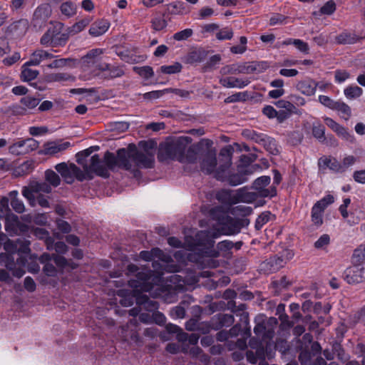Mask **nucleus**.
I'll return each instance as SVG.
<instances>
[{
    "mask_svg": "<svg viewBox=\"0 0 365 365\" xmlns=\"http://www.w3.org/2000/svg\"><path fill=\"white\" fill-rule=\"evenodd\" d=\"M131 160L137 167L151 168L154 164V155L138 150L134 144H129L127 149H118L117 155L109 151L104 155V161L110 170H114L116 167L130 170L133 167Z\"/></svg>",
    "mask_w": 365,
    "mask_h": 365,
    "instance_id": "f257e3e1",
    "label": "nucleus"
},
{
    "mask_svg": "<svg viewBox=\"0 0 365 365\" xmlns=\"http://www.w3.org/2000/svg\"><path fill=\"white\" fill-rule=\"evenodd\" d=\"M233 149L230 147L223 148L220 153V160L223 162L216 170L215 178L217 180L227 182L231 186L241 185L248 180V176L254 172V166L239 168L237 173L230 170L232 164Z\"/></svg>",
    "mask_w": 365,
    "mask_h": 365,
    "instance_id": "f03ea898",
    "label": "nucleus"
},
{
    "mask_svg": "<svg viewBox=\"0 0 365 365\" xmlns=\"http://www.w3.org/2000/svg\"><path fill=\"white\" fill-rule=\"evenodd\" d=\"M77 163L83 167V171L81 170L75 164L71 163V169L73 173V178L76 177L79 181H83L86 179V175L88 176L89 179L93 177L90 175L91 173H95L96 175L103 178H108L110 176L109 170H110L105 161H102L98 154H95L91 158V163L89 165L83 164L82 160L78 159Z\"/></svg>",
    "mask_w": 365,
    "mask_h": 365,
    "instance_id": "7ed1b4c3",
    "label": "nucleus"
},
{
    "mask_svg": "<svg viewBox=\"0 0 365 365\" xmlns=\"http://www.w3.org/2000/svg\"><path fill=\"white\" fill-rule=\"evenodd\" d=\"M192 138L188 136H180L171 142L160 146L158 158L160 161L168 159L184 162V153Z\"/></svg>",
    "mask_w": 365,
    "mask_h": 365,
    "instance_id": "20e7f679",
    "label": "nucleus"
},
{
    "mask_svg": "<svg viewBox=\"0 0 365 365\" xmlns=\"http://www.w3.org/2000/svg\"><path fill=\"white\" fill-rule=\"evenodd\" d=\"M138 267L131 264L128 266V270L130 273H136L134 278L128 280V284L136 292H150L154 284H157L160 282L159 276L153 274L150 269H143L140 272H138Z\"/></svg>",
    "mask_w": 365,
    "mask_h": 365,
    "instance_id": "39448f33",
    "label": "nucleus"
},
{
    "mask_svg": "<svg viewBox=\"0 0 365 365\" xmlns=\"http://www.w3.org/2000/svg\"><path fill=\"white\" fill-rule=\"evenodd\" d=\"M294 254L290 250H284L279 255H274L263 261L259 266V272L269 274L276 272L287 264L291 259Z\"/></svg>",
    "mask_w": 365,
    "mask_h": 365,
    "instance_id": "423d86ee",
    "label": "nucleus"
},
{
    "mask_svg": "<svg viewBox=\"0 0 365 365\" xmlns=\"http://www.w3.org/2000/svg\"><path fill=\"white\" fill-rule=\"evenodd\" d=\"M264 63L251 62L250 63H233L227 65L220 69V73L222 75L240 74V73H252L254 72H261L264 68L262 65Z\"/></svg>",
    "mask_w": 365,
    "mask_h": 365,
    "instance_id": "0eeeda50",
    "label": "nucleus"
},
{
    "mask_svg": "<svg viewBox=\"0 0 365 365\" xmlns=\"http://www.w3.org/2000/svg\"><path fill=\"white\" fill-rule=\"evenodd\" d=\"M344 279L349 284H356L365 280V265L359 264L346 268L343 273Z\"/></svg>",
    "mask_w": 365,
    "mask_h": 365,
    "instance_id": "6e6552de",
    "label": "nucleus"
},
{
    "mask_svg": "<svg viewBox=\"0 0 365 365\" xmlns=\"http://www.w3.org/2000/svg\"><path fill=\"white\" fill-rule=\"evenodd\" d=\"M270 177L264 175L257 178L252 184V188L257 190V195L261 197H274L277 195L275 186L270 188H266V186L270 183Z\"/></svg>",
    "mask_w": 365,
    "mask_h": 365,
    "instance_id": "1a4fd4ad",
    "label": "nucleus"
},
{
    "mask_svg": "<svg viewBox=\"0 0 365 365\" xmlns=\"http://www.w3.org/2000/svg\"><path fill=\"white\" fill-rule=\"evenodd\" d=\"M38 147V143L34 138L19 140L9 147V152L14 155H23L36 150Z\"/></svg>",
    "mask_w": 365,
    "mask_h": 365,
    "instance_id": "9d476101",
    "label": "nucleus"
},
{
    "mask_svg": "<svg viewBox=\"0 0 365 365\" xmlns=\"http://www.w3.org/2000/svg\"><path fill=\"white\" fill-rule=\"evenodd\" d=\"M202 159L200 161L201 170L207 175L215 173L217 166L216 153L212 150H207L200 154Z\"/></svg>",
    "mask_w": 365,
    "mask_h": 365,
    "instance_id": "9b49d317",
    "label": "nucleus"
},
{
    "mask_svg": "<svg viewBox=\"0 0 365 365\" xmlns=\"http://www.w3.org/2000/svg\"><path fill=\"white\" fill-rule=\"evenodd\" d=\"M163 255V252L158 248L153 249L150 252L142 251L140 252V257L141 259L145 261L153 260V267L154 268V270L157 272V276H159V277H160V275L163 274L164 268L158 261L154 260V257H158L159 259H162L163 261H164V259L162 258Z\"/></svg>",
    "mask_w": 365,
    "mask_h": 365,
    "instance_id": "f8f14e48",
    "label": "nucleus"
},
{
    "mask_svg": "<svg viewBox=\"0 0 365 365\" xmlns=\"http://www.w3.org/2000/svg\"><path fill=\"white\" fill-rule=\"evenodd\" d=\"M234 317L228 314H220L212 318L210 324L206 326L205 332H208L210 329L218 330L223 327H230L234 323Z\"/></svg>",
    "mask_w": 365,
    "mask_h": 365,
    "instance_id": "ddd939ff",
    "label": "nucleus"
},
{
    "mask_svg": "<svg viewBox=\"0 0 365 365\" xmlns=\"http://www.w3.org/2000/svg\"><path fill=\"white\" fill-rule=\"evenodd\" d=\"M51 14V6L48 4H42L36 8L34 13L32 23L35 27L41 28L45 25Z\"/></svg>",
    "mask_w": 365,
    "mask_h": 365,
    "instance_id": "4468645a",
    "label": "nucleus"
},
{
    "mask_svg": "<svg viewBox=\"0 0 365 365\" xmlns=\"http://www.w3.org/2000/svg\"><path fill=\"white\" fill-rule=\"evenodd\" d=\"M51 24V26L48 29L46 32L41 38V43L44 46H51L56 35H59L61 32L63 24L60 22H54Z\"/></svg>",
    "mask_w": 365,
    "mask_h": 365,
    "instance_id": "2eb2a0df",
    "label": "nucleus"
},
{
    "mask_svg": "<svg viewBox=\"0 0 365 365\" xmlns=\"http://www.w3.org/2000/svg\"><path fill=\"white\" fill-rule=\"evenodd\" d=\"M29 242H22L19 239H18L16 242L7 240L4 242V248L7 253L10 254H15L19 252L27 253L30 251V249L29 247Z\"/></svg>",
    "mask_w": 365,
    "mask_h": 365,
    "instance_id": "dca6fc26",
    "label": "nucleus"
},
{
    "mask_svg": "<svg viewBox=\"0 0 365 365\" xmlns=\"http://www.w3.org/2000/svg\"><path fill=\"white\" fill-rule=\"evenodd\" d=\"M139 323L136 319H132L124 327H122V333L125 332L124 337L125 339L130 338L132 341L136 344L141 343V339L138 334V327Z\"/></svg>",
    "mask_w": 365,
    "mask_h": 365,
    "instance_id": "f3484780",
    "label": "nucleus"
},
{
    "mask_svg": "<svg viewBox=\"0 0 365 365\" xmlns=\"http://www.w3.org/2000/svg\"><path fill=\"white\" fill-rule=\"evenodd\" d=\"M258 195L255 192H248L247 187H244L238 189L233 196L235 202L251 203L257 200Z\"/></svg>",
    "mask_w": 365,
    "mask_h": 365,
    "instance_id": "a211bd4d",
    "label": "nucleus"
},
{
    "mask_svg": "<svg viewBox=\"0 0 365 365\" xmlns=\"http://www.w3.org/2000/svg\"><path fill=\"white\" fill-rule=\"evenodd\" d=\"M243 226L242 221L229 217L222 226V234L226 235H235L240 232Z\"/></svg>",
    "mask_w": 365,
    "mask_h": 365,
    "instance_id": "6ab92c4d",
    "label": "nucleus"
},
{
    "mask_svg": "<svg viewBox=\"0 0 365 365\" xmlns=\"http://www.w3.org/2000/svg\"><path fill=\"white\" fill-rule=\"evenodd\" d=\"M71 146L70 142L52 141L44 145L43 153L45 155H55L66 150Z\"/></svg>",
    "mask_w": 365,
    "mask_h": 365,
    "instance_id": "aec40b11",
    "label": "nucleus"
},
{
    "mask_svg": "<svg viewBox=\"0 0 365 365\" xmlns=\"http://www.w3.org/2000/svg\"><path fill=\"white\" fill-rule=\"evenodd\" d=\"M250 83L248 78L225 77L220 79V83L225 88H243Z\"/></svg>",
    "mask_w": 365,
    "mask_h": 365,
    "instance_id": "412c9836",
    "label": "nucleus"
},
{
    "mask_svg": "<svg viewBox=\"0 0 365 365\" xmlns=\"http://www.w3.org/2000/svg\"><path fill=\"white\" fill-rule=\"evenodd\" d=\"M220 234L215 231L204 230L199 232L197 235V244L201 246H213L214 239L218 237Z\"/></svg>",
    "mask_w": 365,
    "mask_h": 365,
    "instance_id": "4be33fe9",
    "label": "nucleus"
},
{
    "mask_svg": "<svg viewBox=\"0 0 365 365\" xmlns=\"http://www.w3.org/2000/svg\"><path fill=\"white\" fill-rule=\"evenodd\" d=\"M20 222L17 215L9 212L5 217V230L11 235L18 233Z\"/></svg>",
    "mask_w": 365,
    "mask_h": 365,
    "instance_id": "5701e85b",
    "label": "nucleus"
},
{
    "mask_svg": "<svg viewBox=\"0 0 365 365\" xmlns=\"http://www.w3.org/2000/svg\"><path fill=\"white\" fill-rule=\"evenodd\" d=\"M207 52L203 48H197L191 51L185 56V62L189 64H194L202 62L207 58Z\"/></svg>",
    "mask_w": 365,
    "mask_h": 365,
    "instance_id": "b1692460",
    "label": "nucleus"
},
{
    "mask_svg": "<svg viewBox=\"0 0 365 365\" xmlns=\"http://www.w3.org/2000/svg\"><path fill=\"white\" fill-rule=\"evenodd\" d=\"M317 83L312 79L299 81L297 84V89L306 96H312L315 93Z\"/></svg>",
    "mask_w": 365,
    "mask_h": 365,
    "instance_id": "393cba45",
    "label": "nucleus"
},
{
    "mask_svg": "<svg viewBox=\"0 0 365 365\" xmlns=\"http://www.w3.org/2000/svg\"><path fill=\"white\" fill-rule=\"evenodd\" d=\"M20 102L24 108L16 107V110H14V112L19 114H25L26 108L33 109L36 108L39 104L40 99L27 96L22 98Z\"/></svg>",
    "mask_w": 365,
    "mask_h": 365,
    "instance_id": "a878e982",
    "label": "nucleus"
},
{
    "mask_svg": "<svg viewBox=\"0 0 365 365\" xmlns=\"http://www.w3.org/2000/svg\"><path fill=\"white\" fill-rule=\"evenodd\" d=\"M55 56L50 52L43 50H37L32 53L31 59L26 63V65L37 66L41 62L53 58Z\"/></svg>",
    "mask_w": 365,
    "mask_h": 365,
    "instance_id": "bb28decb",
    "label": "nucleus"
},
{
    "mask_svg": "<svg viewBox=\"0 0 365 365\" xmlns=\"http://www.w3.org/2000/svg\"><path fill=\"white\" fill-rule=\"evenodd\" d=\"M97 67L99 70L106 72L105 75L111 78L120 77L124 74V71L120 67L108 63H101Z\"/></svg>",
    "mask_w": 365,
    "mask_h": 365,
    "instance_id": "cd10ccee",
    "label": "nucleus"
},
{
    "mask_svg": "<svg viewBox=\"0 0 365 365\" xmlns=\"http://www.w3.org/2000/svg\"><path fill=\"white\" fill-rule=\"evenodd\" d=\"M110 24L106 20L94 22L89 29V34L93 36H99L105 34L108 29Z\"/></svg>",
    "mask_w": 365,
    "mask_h": 365,
    "instance_id": "c85d7f7f",
    "label": "nucleus"
},
{
    "mask_svg": "<svg viewBox=\"0 0 365 365\" xmlns=\"http://www.w3.org/2000/svg\"><path fill=\"white\" fill-rule=\"evenodd\" d=\"M137 304L148 312H154L158 309V302L150 299L146 295H142L138 297L137 299Z\"/></svg>",
    "mask_w": 365,
    "mask_h": 365,
    "instance_id": "c756f323",
    "label": "nucleus"
},
{
    "mask_svg": "<svg viewBox=\"0 0 365 365\" xmlns=\"http://www.w3.org/2000/svg\"><path fill=\"white\" fill-rule=\"evenodd\" d=\"M11 199V205L14 211L18 213H23L25 211V206L23 202L18 198V192L13 190L9 194Z\"/></svg>",
    "mask_w": 365,
    "mask_h": 365,
    "instance_id": "7c9ffc66",
    "label": "nucleus"
},
{
    "mask_svg": "<svg viewBox=\"0 0 365 365\" xmlns=\"http://www.w3.org/2000/svg\"><path fill=\"white\" fill-rule=\"evenodd\" d=\"M91 22L89 18H85L74 24L72 26L67 28L66 31L71 36H74L83 31Z\"/></svg>",
    "mask_w": 365,
    "mask_h": 365,
    "instance_id": "2f4dec72",
    "label": "nucleus"
},
{
    "mask_svg": "<svg viewBox=\"0 0 365 365\" xmlns=\"http://www.w3.org/2000/svg\"><path fill=\"white\" fill-rule=\"evenodd\" d=\"M30 65L24 64L22 66V71L21 73V79L23 81H31L35 79L39 74L38 71L29 68L28 66Z\"/></svg>",
    "mask_w": 365,
    "mask_h": 365,
    "instance_id": "473e14b6",
    "label": "nucleus"
},
{
    "mask_svg": "<svg viewBox=\"0 0 365 365\" xmlns=\"http://www.w3.org/2000/svg\"><path fill=\"white\" fill-rule=\"evenodd\" d=\"M359 39L356 34L349 32H343L336 37V41L340 44H352Z\"/></svg>",
    "mask_w": 365,
    "mask_h": 365,
    "instance_id": "72a5a7b5",
    "label": "nucleus"
},
{
    "mask_svg": "<svg viewBox=\"0 0 365 365\" xmlns=\"http://www.w3.org/2000/svg\"><path fill=\"white\" fill-rule=\"evenodd\" d=\"M76 5L71 1L63 2L60 6L61 14L67 18L74 16L76 14Z\"/></svg>",
    "mask_w": 365,
    "mask_h": 365,
    "instance_id": "f704fd0d",
    "label": "nucleus"
},
{
    "mask_svg": "<svg viewBox=\"0 0 365 365\" xmlns=\"http://www.w3.org/2000/svg\"><path fill=\"white\" fill-rule=\"evenodd\" d=\"M334 110L339 112L342 115V118L346 120H349L351 115V108L344 102L337 101Z\"/></svg>",
    "mask_w": 365,
    "mask_h": 365,
    "instance_id": "c9c22d12",
    "label": "nucleus"
},
{
    "mask_svg": "<svg viewBox=\"0 0 365 365\" xmlns=\"http://www.w3.org/2000/svg\"><path fill=\"white\" fill-rule=\"evenodd\" d=\"M229 305L231 306L232 311L236 314L241 316V319L244 320L246 324L248 323V314L245 312L246 304H240L236 306L235 302H229Z\"/></svg>",
    "mask_w": 365,
    "mask_h": 365,
    "instance_id": "e433bc0d",
    "label": "nucleus"
},
{
    "mask_svg": "<svg viewBox=\"0 0 365 365\" xmlns=\"http://www.w3.org/2000/svg\"><path fill=\"white\" fill-rule=\"evenodd\" d=\"M242 135L250 140H252L259 144L262 141V138H265V134L262 133H257V131L251 129H245L242 133Z\"/></svg>",
    "mask_w": 365,
    "mask_h": 365,
    "instance_id": "4c0bfd02",
    "label": "nucleus"
},
{
    "mask_svg": "<svg viewBox=\"0 0 365 365\" xmlns=\"http://www.w3.org/2000/svg\"><path fill=\"white\" fill-rule=\"evenodd\" d=\"M334 202V197L331 195H327L321 200H318L313 207H316L319 211L324 212L325 209Z\"/></svg>",
    "mask_w": 365,
    "mask_h": 365,
    "instance_id": "58836bf2",
    "label": "nucleus"
},
{
    "mask_svg": "<svg viewBox=\"0 0 365 365\" xmlns=\"http://www.w3.org/2000/svg\"><path fill=\"white\" fill-rule=\"evenodd\" d=\"M198 147L196 145L190 146L184 153V162L194 163L198 158Z\"/></svg>",
    "mask_w": 365,
    "mask_h": 365,
    "instance_id": "ea45409f",
    "label": "nucleus"
},
{
    "mask_svg": "<svg viewBox=\"0 0 365 365\" xmlns=\"http://www.w3.org/2000/svg\"><path fill=\"white\" fill-rule=\"evenodd\" d=\"M312 134L319 142H326L325 127L322 124L317 123V125H314L312 127Z\"/></svg>",
    "mask_w": 365,
    "mask_h": 365,
    "instance_id": "a19ab883",
    "label": "nucleus"
},
{
    "mask_svg": "<svg viewBox=\"0 0 365 365\" xmlns=\"http://www.w3.org/2000/svg\"><path fill=\"white\" fill-rule=\"evenodd\" d=\"M365 260V244L359 246L352 255L351 261L354 264H360Z\"/></svg>",
    "mask_w": 365,
    "mask_h": 365,
    "instance_id": "79ce46f5",
    "label": "nucleus"
},
{
    "mask_svg": "<svg viewBox=\"0 0 365 365\" xmlns=\"http://www.w3.org/2000/svg\"><path fill=\"white\" fill-rule=\"evenodd\" d=\"M345 96L349 99H354L362 95L363 90L358 86H350L344 91Z\"/></svg>",
    "mask_w": 365,
    "mask_h": 365,
    "instance_id": "37998d69",
    "label": "nucleus"
},
{
    "mask_svg": "<svg viewBox=\"0 0 365 365\" xmlns=\"http://www.w3.org/2000/svg\"><path fill=\"white\" fill-rule=\"evenodd\" d=\"M185 9L186 5L182 1H175L168 5V10L172 14H183Z\"/></svg>",
    "mask_w": 365,
    "mask_h": 365,
    "instance_id": "c03bdc74",
    "label": "nucleus"
},
{
    "mask_svg": "<svg viewBox=\"0 0 365 365\" xmlns=\"http://www.w3.org/2000/svg\"><path fill=\"white\" fill-rule=\"evenodd\" d=\"M272 216L269 211H265L262 212L255 221V227L257 230H259L264 225L267 223Z\"/></svg>",
    "mask_w": 365,
    "mask_h": 365,
    "instance_id": "a18cd8bd",
    "label": "nucleus"
},
{
    "mask_svg": "<svg viewBox=\"0 0 365 365\" xmlns=\"http://www.w3.org/2000/svg\"><path fill=\"white\" fill-rule=\"evenodd\" d=\"M103 53L100 48H95L89 51L88 53L82 58L84 63L90 64L96 62V58Z\"/></svg>",
    "mask_w": 365,
    "mask_h": 365,
    "instance_id": "49530a36",
    "label": "nucleus"
},
{
    "mask_svg": "<svg viewBox=\"0 0 365 365\" xmlns=\"http://www.w3.org/2000/svg\"><path fill=\"white\" fill-rule=\"evenodd\" d=\"M249 98L247 91L236 93L232 96L227 97L224 102L225 103H236L239 101H245Z\"/></svg>",
    "mask_w": 365,
    "mask_h": 365,
    "instance_id": "de8ad7c7",
    "label": "nucleus"
},
{
    "mask_svg": "<svg viewBox=\"0 0 365 365\" xmlns=\"http://www.w3.org/2000/svg\"><path fill=\"white\" fill-rule=\"evenodd\" d=\"M182 65L181 63L178 62H175L173 65H168V66H162L160 68V70L162 73H166V74H174L180 73L182 70Z\"/></svg>",
    "mask_w": 365,
    "mask_h": 365,
    "instance_id": "09e8293b",
    "label": "nucleus"
},
{
    "mask_svg": "<svg viewBox=\"0 0 365 365\" xmlns=\"http://www.w3.org/2000/svg\"><path fill=\"white\" fill-rule=\"evenodd\" d=\"M12 255L10 253L0 254V262L4 263L9 269H13L15 267V261Z\"/></svg>",
    "mask_w": 365,
    "mask_h": 365,
    "instance_id": "8fccbe9b",
    "label": "nucleus"
},
{
    "mask_svg": "<svg viewBox=\"0 0 365 365\" xmlns=\"http://www.w3.org/2000/svg\"><path fill=\"white\" fill-rule=\"evenodd\" d=\"M323 213L324 212L319 211V210L317 209V207H312L311 219L313 225L317 227H320L323 224Z\"/></svg>",
    "mask_w": 365,
    "mask_h": 365,
    "instance_id": "3c124183",
    "label": "nucleus"
},
{
    "mask_svg": "<svg viewBox=\"0 0 365 365\" xmlns=\"http://www.w3.org/2000/svg\"><path fill=\"white\" fill-rule=\"evenodd\" d=\"M35 193V191L33 190V184L30 185V187H23L22 195L28 200L29 204L33 207L36 205V196L34 195Z\"/></svg>",
    "mask_w": 365,
    "mask_h": 365,
    "instance_id": "603ef678",
    "label": "nucleus"
},
{
    "mask_svg": "<svg viewBox=\"0 0 365 365\" xmlns=\"http://www.w3.org/2000/svg\"><path fill=\"white\" fill-rule=\"evenodd\" d=\"M45 177L47 182L51 185L57 187L60 185L61 179L59 176L53 170H48L45 173Z\"/></svg>",
    "mask_w": 365,
    "mask_h": 365,
    "instance_id": "864d4df0",
    "label": "nucleus"
},
{
    "mask_svg": "<svg viewBox=\"0 0 365 365\" xmlns=\"http://www.w3.org/2000/svg\"><path fill=\"white\" fill-rule=\"evenodd\" d=\"M134 71L145 79L151 78L154 75L152 67L146 66L142 67H134Z\"/></svg>",
    "mask_w": 365,
    "mask_h": 365,
    "instance_id": "5fc2aeb1",
    "label": "nucleus"
},
{
    "mask_svg": "<svg viewBox=\"0 0 365 365\" xmlns=\"http://www.w3.org/2000/svg\"><path fill=\"white\" fill-rule=\"evenodd\" d=\"M71 36V35L68 31L65 33L61 32L59 35H56V38H54V41H53L52 46L56 47L64 46Z\"/></svg>",
    "mask_w": 365,
    "mask_h": 365,
    "instance_id": "6e6d98bb",
    "label": "nucleus"
},
{
    "mask_svg": "<svg viewBox=\"0 0 365 365\" xmlns=\"http://www.w3.org/2000/svg\"><path fill=\"white\" fill-rule=\"evenodd\" d=\"M33 190L35 191L36 194H40L39 192L50 193L51 192V187L46 182H34L33 183Z\"/></svg>",
    "mask_w": 365,
    "mask_h": 365,
    "instance_id": "4d7b16f0",
    "label": "nucleus"
},
{
    "mask_svg": "<svg viewBox=\"0 0 365 365\" xmlns=\"http://www.w3.org/2000/svg\"><path fill=\"white\" fill-rule=\"evenodd\" d=\"M264 148L272 155H277L279 153L276 140L272 137H269Z\"/></svg>",
    "mask_w": 365,
    "mask_h": 365,
    "instance_id": "13d9d810",
    "label": "nucleus"
},
{
    "mask_svg": "<svg viewBox=\"0 0 365 365\" xmlns=\"http://www.w3.org/2000/svg\"><path fill=\"white\" fill-rule=\"evenodd\" d=\"M29 27V22L26 19H20L15 21L11 26V31L20 30L21 33H25Z\"/></svg>",
    "mask_w": 365,
    "mask_h": 365,
    "instance_id": "bf43d9fd",
    "label": "nucleus"
},
{
    "mask_svg": "<svg viewBox=\"0 0 365 365\" xmlns=\"http://www.w3.org/2000/svg\"><path fill=\"white\" fill-rule=\"evenodd\" d=\"M240 42L241 43V46H234L230 48V51L232 53L242 54L247 50V47H246V44L247 43V38L245 36H241L240 38Z\"/></svg>",
    "mask_w": 365,
    "mask_h": 365,
    "instance_id": "052dcab7",
    "label": "nucleus"
},
{
    "mask_svg": "<svg viewBox=\"0 0 365 365\" xmlns=\"http://www.w3.org/2000/svg\"><path fill=\"white\" fill-rule=\"evenodd\" d=\"M232 36H233L232 30L227 27L220 30L216 34V38L220 41L229 40V39H231L232 38Z\"/></svg>",
    "mask_w": 365,
    "mask_h": 365,
    "instance_id": "680f3d73",
    "label": "nucleus"
},
{
    "mask_svg": "<svg viewBox=\"0 0 365 365\" xmlns=\"http://www.w3.org/2000/svg\"><path fill=\"white\" fill-rule=\"evenodd\" d=\"M49 78L51 81L61 82V81H66L69 80H74V78L72 77L70 74L66 73H58L51 74L49 76Z\"/></svg>",
    "mask_w": 365,
    "mask_h": 365,
    "instance_id": "e2e57ef3",
    "label": "nucleus"
},
{
    "mask_svg": "<svg viewBox=\"0 0 365 365\" xmlns=\"http://www.w3.org/2000/svg\"><path fill=\"white\" fill-rule=\"evenodd\" d=\"M193 32L191 29H186L178 31L173 35V38L176 41H185L192 35Z\"/></svg>",
    "mask_w": 365,
    "mask_h": 365,
    "instance_id": "0e129e2a",
    "label": "nucleus"
},
{
    "mask_svg": "<svg viewBox=\"0 0 365 365\" xmlns=\"http://www.w3.org/2000/svg\"><path fill=\"white\" fill-rule=\"evenodd\" d=\"M319 101L325 107L334 110L337 101H334L327 96L321 95L319 96Z\"/></svg>",
    "mask_w": 365,
    "mask_h": 365,
    "instance_id": "69168bd1",
    "label": "nucleus"
},
{
    "mask_svg": "<svg viewBox=\"0 0 365 365\" xmlns=\"http://www.w3.org/2000/svg\"><path fill=\"white\" fill-rule=\"evenodd\" d=\"M336 10V4L333 0L328 1L320 9L322 14L331 15Z\"/></svg>",
    "mask_w": 365,
    "mask_h": 365,
    "instance_id": "338daca9",
    "label": "nucleus"
},
{
    "mask_svg": "<svg viewBox=\"0 0 365 365\" xmlns=\"http://www.w3.org/2000/svg\"><path fill=\"white\" fill-rule=\"evenodd\" d=\"M329 242V235L327 234H324L314 242V247L317 249H323L327 247Z\"/></svg>",
    "mask_w": 365,
    "mask_h": 365,
    "instance_id": "774afa93",
    "label": "nucleus"
}]
</instances>
